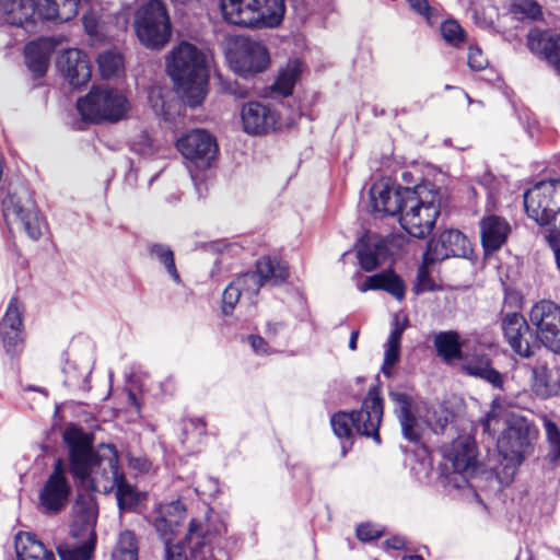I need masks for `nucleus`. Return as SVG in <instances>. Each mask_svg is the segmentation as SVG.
I'll return each mask as SVG.
<instances>
[{"instance_id":"473e14b6","label":"nucleus","mask_w":560,"mask_h":560,"mask_svg":"<svg viewBox=\"0 0 560 560\" xmlns=\"http://www.w3.org/2000/svg\"><path fill=\"white\" fill-rule=\"evenodd\" d=\"M24 54L28 69L36 77L44 75L49 65V45L44 40L32 42L26 45Z\"/></svg>"},{"instance_id":"cd10ccee","label":"nucleus","mask_w":560,"mask_h":560,"mask_svg":"<svg viewBox=\"0 0 560 560\" xmlns=\"http://www.w3.org/2000/svg\"><path fill=\"white\" fill-rule=\"evenodd\" d=\"M357 289L364 293L370 290H384L392 294L397 300H402L405 296V285L401 279L393 272H381L361 280V276L354 275Z\"/></svg>"},{"instance_id":"5701e85b","label":"nucleus","mask_w":560,"mask_h":560,"mask_svg":"<svg viewBox=\"0 0 560 560\" xmlns=\"http://www.w3.org/2000/svg\"><path fill=\"white\" fill-rule=\"evenodd\" d=\"M527 47L538 58L546 60L560 73V34L552 31L530 30Z\"/></svg>"},{"instance_id":"5fc2aeb1","label":"nucleus","mask_w":560,"mask_h":560,"mask_svg":"<svg viewBox=\"0 0 560 560\" xmlns=\"http://www.w3.org/2000/svg\"><path fill=\"white\" fill-rule=\"evenodd\" d=\"M468 66L474 71L483 70L488 66V59L483 56L481 49L477 46H469Z\"/></svg>"},{"instance_id":"58836bf2","label":"nucleus","mask_w":560,"mask_h":560,"mask_svg":"<svg viewBox=\"0 0 560 560\" xmlns=\"http://www.w3.org/2000/svg\"><path fill=\"white\" fill-rule=\"evenodd\" d=\"M424 422L434 433H443L452 420V413L443 406L428 407L422 402Z\"/></svg>"},{"instance_id":"b1692460","label":"nucleus","mask_w":560,"mask_h":560,"mask_svg":"<svg viewBox=\"0 0 560 560\" xmlns=\"http://www.w3.org/2000/svg\"><path fill=\"white\" fill-rule=\"evenodd\" d=\"M502 330L506 342L516 354L523 358L533 355L532 346L527 338L529 324L521 314H506L502 319Z\"/></svg>"},{"instance_id":"37998d69","label":"nucleus","mask_w":560,"mask_h":560,"mask_svg":"<svg viewBox=\"0 0 560 560\" xmlns=\"http://www.w3.org/2000/svg\"><path fill=\"white\" fill-rule=\"evenodd\" d=\"M383 246L381 243H373V248L370 244H362L358 249V259L361 268L365 271H373L380 266V254Z\"/></svg>"},{"instance_id":"f8f14e48","label":"nucleus","mask_w":560,"mask_h":560,"mask_svg":"<svg viewBox=\"0 0 560 560\" xmlns=\"http://www.w3.org/2000/svg\"><path fill=\"white\" fill-rule=\"evenodd\" d=\"M2 212L10 229L21 224L32 240L36 241L42 236V219L26 190L8 194L2 200Z\"/></svg>"},{"instance_id":"4d7b16f0","label":"nucleus","mask_w":560,"mask_h":560,"mask_svg":"<svg viewBox=\"0 0 560 560\" xmlns=\"http://www.w3.org/2000/svg\"><path fill=\"white\" fill-rule=\"evenodd\" d=\"M431 262H425L423 258L422 265L418 269L417 273V283L415 285L416 293H421L432 289V281L429 276L428 265Z\"/></svg>"},{"instance_id":"ea45409f","label":"nucleus","mask_w":560,"mask_h":560,"mask_svg":"<svg viewBox=\"0 0 560 560\" xmlns=\"http://www.w3.org/2000/svg\"><path fill=\"white\" fill-rule=\"evenodd\" d=\"M532 373V388L537 396L547 398L557 393V385L550 381V375L546 366H535Z\"/></svg>"},{"instance_id":"aec40b11","label":"nucleus","mask_w":560,"mask_h":560,"mask_svg":"<svg viewBox=\"0 0 560 560\" xmlns=\"http://www.w3.org/2000/svg\"><path fill=\"white\" fill-rule=\"evenodd\" d=\"M469 242L458 230H446L436 240H431L424 253L425 262H436L451 256L462 257L467 254Z\"/></svg>"},{"instance_id":"3c124183","label":"nucleus","mask_w":560,"mask_h":560,"mask_svg":"<svg viewBox=\"0 0 560 560\" xmlns=\"http://www.w3.org/2000/svg\"><path fill=\"white\" fill-rule=\"evenodd\" d=\"M242 296L241 287H237L235 281L229 284V287L223 292L222 298V310L225 315L230 314L237 302L240 301V298Z\"/></svg>"},{"instance_id":"13d9d810","label":"nucleus","mask_w":560,"mask_h":560,"mask_svg":"<svg viewBox=\"0 0 560 560\" xmlns=\"http://www.w3.org/2000/svg\"><path fill=\"white\" fill-rule=\"evenodd\" d=\"M199 528L200 525L196 521H192L187 534V540L188 544L191 545V550L195 557H197V550L206 545V538L200 536Z\"/></svg>"},{"instance_id":"f704fd0d","label":"nucleus","mask_w":560,"mask_h":560,"mask_svg":"<svg viewBox=\"0 0 560 560\" xmlns=\"http://www.w3.org/2000/svg\"><path fill=\"white\" fill-rule=\"evenodd\" d=\"M256 275L260 283L276 285L284 281L288 277V268L279 260L271 259L270 257H262L257 260Z\"/></svg>"},{"instance_id":"69168bd1","label":"nucleus","mask_w":560,"mask_h":560,"mask_svg":"<svg viewBox=\"0 0 560 560\" xmlns=\"http://www.w3.org/2000/svg\"><path fill=\"white\" fill-rule=\"evenodd\" d=\"M545 238L553 252L556 264L560 271V233L546 234Z\"/></svg>"},{"instance_id":"4468645a","label":"nucleus","mask_w":560,"mask_h":560,"mask_svg":"<svg viewBox=\"0 0 560 560\" xmlns=\"http://www.w3.org/2000/svg\"><path fill=\"white\" fill-rule=\"evenodd\" d=\"M389 398L395 405V412L401 427V433L409 442H418L427 424L422 402L404 392L393 390Z\"/></svg>"},{"instance_id":"864d4df0","label":"nucleus","mask_w":560,"mask_h":560,"mask_svg":"<svg viewBox=\"0 0 560 560\" xmlns=\"http://www.w3.org/2000/svg\"><path fill=\"white\" fill-rule=\"evenodd\" d=\"M132 148L137 153L144 156L151 155L158 151L153 139L147 132H141L138 136V139L133 142Z\"/></svg>"},{"instance_id":"9d476101","label":"nucleus","mask_w":560,"mask_h":560,"mask_svg":"<svg viewBox=\"0 0 560 560\" xmlns=\"http://www.w3.org/2000/svg\"><path fill=\"white\" fill-rule=\"evenodd\" d=\"M524 207L546 234L560 233V180L539 182L527 189Z\"/></svg>"},{"instance_id":"bf43d9fd","label":"nucleus","mask_w":560,"mask_h":560,"mask_svg":"<svg viewBox=\"0 0 560 560\" xmlns=\"http://www.w3.org/2000/svg\"><path fill=\"white\" fill-rule=\"evenodd\" d=\"M184 433L200 438L206 434V422L200 418L187 419L184 423Z\"/></svg>"},{"instance_id":"39448f33","label":"nucleus","mask_w":560,"mask_h":560,"mask_svg":"<svg viewBox=\"0 0 560 560\" xmlns=\"http://www.w3.org/2000/svg\"><path fill=\"white\" fill-rule=\"evenodd\" d=\"M443 462L440 466V482L446 489L464 490L469 478L478 469L476 443L468 435H459L442 447Z\"/></svg>"},{"instance_id":"72a5a7b5","label":"nucleus","mask_w":560,"mask_h":560,"mask_svg":"<svg viewBox=\"0 0 560 560\" xmlns=\"http://www.w3.org/2000/svg\"><path fill=\"white\" fill-rule=\"evenodd\" d=\"M407 324L405 322H399L398 317L395 318L394 328L389 334L388 340L385 345L384 352V361L382 365V372L386 376L392 375V370L394 365L399 360L400 353V341L402 337V332L406 328Z\"/></svg>"},{"instance_id":"c85d7f7f","label":"nucleus","mask_w":560,"mask_h":560,"mask_svg":"<svg viewBox=\"0 0 560 560\" xmlns=\"http://www.w3.org/2000/svg\"><path fill=\"white\" fill-rule=\"evenodd\" d=\"M510 224L498 215H489L480 222L481 242L487 252L498 250L506 241Z\"/></svg>"},{"instance_id":"a18cd8bd","label":"nucleus","mask_w":560,"mask_h":560,"mask_svg":"<svg viewBox=\"0 0 560 560\" xmlns=\"http://www.w3.org/2000/svg\"><path fill=\"white\" fill-rule=\"evenodd\" d=\"M331 428L339 439H350L352 428H354V415L348 412H337L331 417Z\"/></svg>"},{"instance_id":"e2e57ef3","label":"nucleus","mask_w":560,"mask_h":560,"mask_svg":"<svg viewBox=\"0 0 560 560\" xmlns=\"http://www.w3.org/2000/svg\"><path fill=\"white\" fill-rule=\"evenodd\" d=\"M156 388L158 392L155 394L160 397L173 395L176 390V382L173 376L168 375L156 384Z\"/></svg>"},{"instance_id":"a878e982","label":"nucleus","mask_w":560,"mask_h":560,"mask_svg":"<svg viewBox=\"0 0 560 560\" xmlns=\"http://www.w3.org/2000/svg\"><path fill=\"white\" fill-rule=\"evenodd\" d=\"M184 517L185 508L180 501H173L160 505L153 524L164 544L173 541L177 527L180 525Z\"/></svg>"},{"instance_id":"f03ea898","label":"nucleus","mask_w":560,"mask_h":560,"mask_svg":"<svg viewBox=\"0 0 560 560\" xmlns=\"http://www.w3.org/2000/svg\"><path fill=\"white\" fill-rule=\"evenodd\" d=\"M166 69L188 105H200L207 94L209 77L205 54L192 44L182 42L167 57Z\"/></svg>"},{"instance_id":"a19ab883","label":"nucleus","mask_w":560,"mask_h":560,"mask_svg":"<svg viewBox=\"0 0 560 560\" xmlns=\"http://www.w3.org/2000/svg\"><path fill=\"white\" fill-rule=\"evenodd\" d=\"M510 12L516 20H540L542 11L535 0H512Z\"/></svg>"},{"instance_id":"0eeeda50","label":"nucleus","mask_w":560,"mask_h":560,"mask_svg":"<svg viewBox=\"0 0 560 560\" xmlns=\"http://www.w3.org/2000/svg\"><path fill=\"white\" fill-rule=\"evenodd\" d=\"M132 25L139 42L149 49H162L171 40V18L162 0H140Z\"/></svg>"},{"instance_id":"dca6fc26","label":"nucleus","mask_w":560,"mask_h":560,"mask_svg":"<svg viewBox=\"0 0 560 560\" xmlns=\"http://www.w3.org/2000/svg\"><path fill=\"white\" fill-rule=\"evenodd\" d=\"M409 187H398L389 179H381L371 187L370 197L372 209L380 215H398L407 199Z\"/></svg>"},{"instance_id":"2eb2a0df","label":"nucleus","mask_w":560,"mask_h":560,"mask_svg":"<svg viewBox=\"0 0 560 560\" xmlns=\"http://www.w3.org/2000/svg\"><path fill=\"white\" fill-rule=\"evenodd\" d=\"M176 147L183 156L198 170L208 168L218 151L214 138L201 129H195L184 135L177 140Z\"/></svg>"},{"instance_id":"8fccbe9b","label":"nucleus","mask_w":560,"mask_h":560,"mask_svg":"<svg viewBox=\"0 0 560 560\" xmlns=\"http://www.w3.org/2000/svg\"><path fill=\"white\" fill-rule=\"evenodd\" d=\"M441 33L443 38L453 45H457L464 40V30L454 20L445 21L441 25Z\"/></svg>"},{"instance_id":"2f4dec72","label":"nucleus","mask_w":560,"mask_h":560,"mask_svg":"<svg viewBox=\"0 0 560 560\" xmlns=\"http://www.w3.org/2000/svg\"><path fill=\"white\" fill-rule=\"evenodd\" d=\"M433 345L436 354L446 363L462 359V345L459 335L454 330L440 331L433 336Z\"/></svg>"},{"instance_id":"09e8293b","label":"nucleus","mask_w":560,"mask_h":560,"mask_svg":"<svg viewBox=\"0 0 560 560\" xmlns=\"http://www.w3.org/2000/svg\"><path fill=\"white\" fill-rule=\"evenodd\" d=\"M237 287H241L242 295L252 299L256 295L262 285L255 272H246L235 280Z\"/></svg>"},{"instance_id":"c03bdc74","label":"nucleus","mask_w":560,"mask_h":560,"mask_svg":"<svg viewBox=\"0 0 560 560\" xmlns=\"http://www.w3.org/2000/svg\"><path fill=\"white\" fill-rule=\"evenodd\" d=\"M542 424L549 443L548 456L551 462H557L560 459V430L558 425L547 417L542 418Z\"/></svg>"},{"instance_id":"6e6552de","label":"nucleus","mask_w":560,"mask_h":560,"mask_svg":"<svg viewBox=\"0 0 560 560\" xmlns=\"http://www.w3.org/2000/svg\"><path fill=\"white\" fill-rule=\"evenodd\" d=\"M225 19L235 25L276 27L284 15L283 0H222Z\"/></svg>"},{"instance_id":"603ef678","label":"nucleus","mask_w":560,"mask_h":560,"mask_svg":"<svg viewBox=\"0 0 560 560\" xmlns=\"http://www.w3.org/2000/svg\"><path fill=\"white\" fill-rule=\"evenodd\" d=\"M520 122L530 138H535L539 132V125L533 113L527 108H522L516 112Z\"/></svg>"},{"instance_id":"423d86ee","label":"nucleus","mask_w":560,"mask_h":560,"mask_svg":"<svg viewBox=\"0 0 560 560\" xmlns=\"http://www.w3.org/2000/svg\"><path fill=\"white\" fill-rule=\"evenodd\" d=\"M537 439V428L525 417L511 415L506 419V428L498 438L497 447L505 463L508 477H512L525 458L533 454Z\"/></svg>"},{"instance_id":"9b49d317","label":"nucleus","mask_w":560,"mask_h":560,"mask_svg":"<svg viewBox=\"0 0 560 560\" xmlns=\"http://www.w3.org/2000/svg\"><path fill=\"white\" fill-rule=\"evenodd\" d=\"M225 58L231 70L244 78L260 73L270 65L267 47L246 36H234L226 40Z\"/></svg>"},{"instance_id":"393cba45","label":"nucleus","mask_w":560,"mask_h":560,"mask_svg":"<svg viewBox=\"0 0 560 560\" xmlns=\"http://www.w3.org/2000/svg\"><path fill=\"white\" fill-rule=\"evenodd\" d=\"M241 116L244 130L249 135H261L275 129L279 120L275 110L258 102L246 104Z\"/></svg>"},{"instance_id":"de8ad7c7","label":"nucleus","mask_w":560,"mask_h":560,"mask_svg":"<svg viewBox=\"0 0 560 560\" xmlns=\"http://www.w3.org/2000/svg\"><path fill=\"white\" fill-rule=\"evenodd\" d=\"M501 423V407L497 400L493 401L491 409L487 412L486 417L480 420L479 425L482 432L489 435H494Z\"/></svg>"},{"instance_id":"6e6d98bb","label":"nucleus","mask_w":560,"mask_h":560,"mask_svg":"<svg viewBox=\"0 0 560 560\" xmlns=\"http://www.w3.org/2000/svg\"><path fill=\"white\" fill-rule=\"evenodd\" d=\"M383 534V528L380 525L374 524H361L357 528V536L362 541H371L378 537H381Z\"/></svg>"},{"instance_id":"7c9ffc66","label":"nucleus","mask_w":560,"mask_h":560,"mask_svg":"<svg viewBox=\"0 0 560 560\" xmlns=\"http://www.w3.org/2000/svg\"><path fill=\"white\" fill-rule=\"evenodd\" d=\"M79 12V0H39L38 18L67 22Z\"/></svg>"},{"instance_id":"ddd939ff","label":"nucleus","mask_w":560,"mask_h":560,"mask_svg":"<svg viewBox=\"0 0 560 560\" xmlns=\"http://www.w3.org/2000/svg\"><path fill=\"white\" fill-rule=\"evenodd\" d=\"M528 317L537 339L552 352L560 353V306L550 300L538 301Z\"/></svg>"},{"instance_id":"c756f323","label":"nucleus","mask_w":560,"mask_h":560,"mask_svg":"<svg viewBox=\"0 0 560 560\" xmlns=\"http://www.w3.org/2000/svg\"><path fill=\"white\" fill-rule=\"evenodd\" d=\"M14 542L16 560H56L34 534L20 532Z\"/></svg>"},{"instance_id":"680f3d73","label":"nucleus","mask_w":560,"mask_h":560,"mask_svg":"<svg viewBox=\"0 0 560 560\" xmlns=\"http://www.w3.org/2000/svg\"><path fill=\"white\" fill-rule=\"evenodd\" d=\"M164 545L166 560H187V556L183 545L173 544V541H168V544Z\"/></svg>"},{"instance_id":"052dcab7","label":"nucleus","mask_w":560,"mask_h":560,"mask_svg":"<svg viewBox=\"0 0 560 560\" xmlns=\"http://www.w3.org/2000/svg\"><path fill=\"white\" fill-rule=\"evenodd\" d=\"M247 339H248V342H249L253 351L257 355H269L273 352L272 349L268 346V343L266 342V340L262 337L256 336V335H250V336H248Z\"/></svg>"},{"instance_id":"7ed1b4c3","label":"nucleus","mask_w":560,"mask_h":560,"mask_svg":"<svg viewBox=\"0 0 560 560\" xmlns=\"http://www.w3.org/2000/svg\"><path fill=\"white\" fill-rule=\"evenodd\" d=\"M97 504L92 494L79 495L73 505L71 536L77 542H62L57 547L61 560H90L95 548Z\"/></svg>"},{"instance_id":"a211bd4d","label":"nucleus","mask_w":560,"mask_h":560,"mask_svg":"<svg viewBox=\"0 0 560 560\" xmlns=\"http://www.w3.org/2000/svg\"><path fill=\"white\" fill-rule=\"evenodd\" d=\"M38 19L34 0H0V20L20 28L22 36L35 32Z\"/></svg>"},{"instance_id":"e433bc0d","label":"nucleus","mask_w":560,"mask_h":560,"mask_svg":"<svg viewBox=\"0 0 560 560\" xmlns=\"http://www.w3.org/2000/svg\"><path fill=\"white\" fill-rule=\"evenodd\" d=\"M139 542L133 532L122 530L112 551V560H138Z\"/></svg>"},{"instance_id":"6ab92c4d","label":"nucleus","mask_w":560,"mask_h":560,"mask_svg":"<svg viewBox=\"0 0 560 560\" xmlns=\"http://www.w3.org/2000/svg\"><path fill=\"white\" fill-rule=\"evenodd\" d=\"M352 413L358 433L371 436L380 443L378 428L383 417V400L376 387L369 390L361 409Z\"/></svg>"},{"instance_id":"c9c22d12","label":"nucleus","mask_w":560,"mask_h":560,"mask_svg":"<svg viewBox=\"0 0 560 560\" xmlns=\"http://www.w3.org/2000/svg\"><path fill=\"white\" fill-rule=\"evenodd\" d=\"M302 70L303 65L300 60H289L288 63L279 70L273 83V91L282 96L290 95L301 77Z\"/></svg>"},{"instance_id":"bb28decb","label":"nucleus","mask_w":560,"mask_h":560,"mask_svg":"<svg viewBox=\"0 0 560 560\" xmlns=\"http://www.w3.org/2000/svg\"><path fill=\"white\" fill-rule=\"evenodd\" d=\"M462 369L471 376L480 377L490 383L495 388H503V375L492 368L491 361L487 354L472 353L462 355Z\"/></svg>"},{"instance_id":"49530a36","label":"nucleus","mask_w":560,"mask_h":560,"mask_svg":"<svg viewBox=\"0 0 560 560\" xmlns=\"http://www.w3.org/2000/svg\"><path fill=\"white\" fill-rule=\"evenodd\" d=\"M66 374L65 384L72 387L84 388L88 384L89 376L91 374V368L85 366L83 370H79L74 363H68L63 368Z\"/></svg>"},{"instance_id":"0e129e2a","label":"nucleus","mask_w":560,"mask_h":560,"mask_svg":"<svg viewBox=\"0 0 560 560\" xmlns=\"http://www.w3.org/2000/svg\"><path fill=\"white\" fill-rule=\"evenodd\" d=\"M409 5L419 14L423 15L431 23V8L427 0H407Z\"/></svg>"},{"instance_id":"f3484780","label":"nucleus","mask_w":560,"mask_h":560,"mask_svg":"<svg viewBox=\"0 0 560 560\" xmlns=\"http://www.w3.org/2000/svg\"><path fill=\"white\" fill-rule=\"evenodd\" d=\"M70 490L71 488L66 477L63 464L58 459L54 466L51 475L48 477L39 492V502L42 508L47 513H57L61 511L67 504Z\"/></svg>"},{"instance_id":"412c9836","label":"nucleus","mask_w":560,"mask_h":560,"mask_svg":"<svg viewBox=\"0 0 560 560\" xmlns=\"http://www.w3.org/2000/svg\"><path fill=\"white\" fill-rule=\"evenodd\" d=\"M0 338L5 351L16 353L23 343V305L12 298L0 322Z\"/></svg>"},{"instance_id":"79ce46f5","label":"nucleus","mask_w":560,"mask_h":560,"mask_svg":"<svg viewBox=\"0 0 560 560\" xmlns=\"http://www.w3.org/2000/svg\"><path fill=\"white\" fill-rule=\"evenodd\" d=\"M151 257L162 264L171 278L176 282H180V277L177 272L174 261V254L171 248L166 245L154 244L150 249Z\"/></svg>"},{"instance_id":"4be33fe9","label":"nucleus","mask_w":560,"mask_h":560,"mask_svg":"<svg viewBox=\"0 0 560 560\" xmlns=\"http://www.w3.org/2000/svg\"><path fill=\"white\" fill-rule=\"evenodd\" d=\"M56 65L59 72L74 88L84 85L91 79V61L81 49L69 48L61 51Z\"/></svg>"},{"instance_id":"20e7f679","label":"nucleus","mask_w":560,"mask_h":560,"mask_svg":"<svg viewBox=\"0 0 560 560\" xmlns=\"http://www.w3.org/2000/svg\"><path fill=\"white\" fill-rule=\"evenodd\" d=\"M407 199L398 217L400 226L411 236L429 235L440 215L442 196L436 189L417 186L407 191Z\"/></svg>"},{"instance_id":"338daca9","label":"nucleus","mask_w":560,"mask_h":560,"mask_svg":"<svg viewBox=\"0 0 560 560\" xmlns=\"http://www.w3.org/2000/svg\"><path fill=\"white\" fill-rule=\"evenodd\" d=\"M82 20L86 33L91 36H98V23L95 16L93 14H84Z\"/></svg>"},{"instance_id":"774afa93","label":"nucleus","mask_w":560,"mask_h":560,"mask_svg":"<svg viewBox=\"0 0 560 560\" xmlns=\"http://www.w3.org/2000/svg\"><path fill=\"white\" fill-rule=\"evenodd\" d=\"M385 544L388 548H392L395 550H400L406 547V539L404 537L395 536V537L387 539L385 541Z\"/></svg>"},{"instance_id":"4c0bfd02","label":"nucleus","mask_w":560,"mask_h":560,"mask_svg":"<svg viewBox=\"0 0 560 560\" xmlns=\"http://www.w3.org/2000/svg\"><path fill=\"white\" fill-rule=\"evenodd\" d=\"M98 70L103 79H110L124 70V58L115 49H108L97 57Z\"/></svg>"},{"instance_id":"f257e3e1","label":"nucleus","mask_w":560,"mask_h":560,"mask_svg":"<svg viewBox=\"0 0 560 560\" xmlns=\"http://www.w3.org/2000/svg\"><path fill=\"white\" fill-rule=\"evenodd\" d=\"M62 438L69 450L70 471L82 488L102 493L115 490L120 511L131 510L139 502V493L119 471L114 445L101 444L93 448L92 434L75 425L67 427Z\"/></svg>"},{"instance_id":"1a4fd4ad","label":"nucleus","mask_w":560,"mask_h":560,"mask_svg":"<svg viewBox=\"0 0 560 560\" xmlns=\"http://www.w3.org/2000/svg\"><path fill=\"white\" fill-rule=\"evenodd\" d=\"M77 109L85 121L117 122L127 116L130 105L124 93L107 85H101L80 97Z\"/></svg>"}]
</instances>
